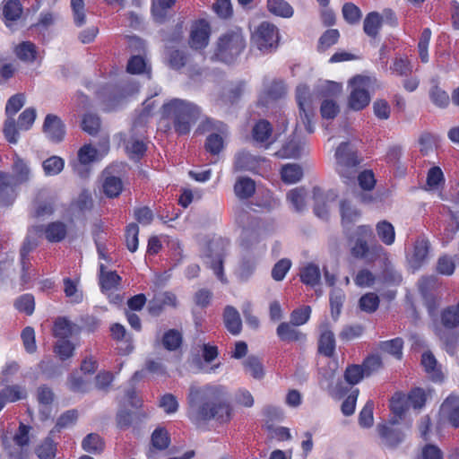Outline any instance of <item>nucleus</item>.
<instances>
[{
  "instance_id": "f257e3e1",
  "label": "nucleus",
  "mask_w": 459,
  "mask_h": 459,
  "mask_svg": "<svg viewBox=\"0 0 459 459\" xmlns=\"http://www.w3.org/2000/svg\"><path fill=\"white\" fill-rule=\"evenodd\" d=\"M342 89V84L328 81L320 82L314 91L306 84H299L296 90L299 107L298 126L302 124L307 134L315 132V102L318 98L324 99L320 107L322 118L333 119L340 112L339 105L333 98L341 93Z\"/></svg>"
},
{
  "instance_id": "f03ea898",
  "label": "nucleus",
  "mask_w": 459,
  "mask_h": 459,
  "mask_svg": "<svg viewBox=\"0 0 459 459\" xmlns=\"http://www.w3.org/2000/svg\"><path fill=\"white\" fill-rule=\"evenodd\" d=\"M226 390L221 385H192L188 394V418L195 424L216 420L227 422L231 417V409L226 399Z\"/></svg>"
},
{
  "instance_id": "7ed1b4c3",
  "label": "nucleus",
  "mask_w": 459,
  "mask_h": 459,
  "mask_svg": "<svg viewBox=\"0 0 459 459\" xmlns=\"http://www.w3.org/2000/svg\"><path fill=\"white\" fill-rule=\"evenodd\" d=\"M334 157L335 169L345 184L354 182L357 178L359 185L363 190L374 188L376 179L371 170H364L358 174L359 160L349 143H342L337 147Z\"/></svg>"
},
{
  "instance_id": "20e7f679",
  "label": "nucleus",
  "mask_w": 459,
  "mask_h": 459,
  "mask_svg": "<svg viewBox=\"0 0 459 459\" xmlns=\"http://www.w3.org/2000/svg\"><path fill=\"white\" fill-rule=\"evenodd\" d=\"M161 113L163 117L173 122L176 133L184 135L190 132L200 118L201 109L193 102L172 99L162 105Z\"/></svg>"
},
{
  "instance_id": "39448f33",
  "label": "nucleus",
  "mask_w": 459,
  "mask_h": 459,
  "mask_svg": "<svg viewBox=\"0 0 459 459\" xmlns=\"http://www.w3.org/2000/svg\"><path fill=\"white\" fill-rule=\"evenodd\" d=\"M12 174L0 172V204H7L13 199L16 186L26 184L31 178V169L28 161L16 152L13 157Z\"/></svg>"
},
{
  "instance_id": "423d86ee",
  "label": "nucleus",
  "mask_w": 459,
  "mask_h": 459,
  "mask_svg": "<svg viewBox=\"0 0 459 459\" xmlns=\"http://www.w3.org/2000/svg\"><path fill=\"white\" fill-rule=\"evenodd\" d=\"M246 40L241 30H231L223 34L218 40L214 53L216 59L232 63L245 49Z\"/></svg>"
},
{
  "instance_id": "0eeeda50",
  "label": "nucleus",
  "mask_w": 459,
  "mask_h": 459,
  "mask_svg": "<svg viewBox=\"0 0 459 459\" xmlns=\"http://www.w3.org/2000/svg\"><path fill=\"white\" fill-rule=\"evenodd\" d=\"M236 222L242 228L241 246L249 249L253 243H258L263 235L262 222L243 208L235 211Z\"/></svg>"
},
{
  "instance_id": "6e6552de",
  "label": "nucleus",
  "mask_w": 459,
  "mask_h": 459,
  "mask_svg": "<svg viewBox=\"0 0 459 459\" xmlns=\"http://www.w3.org/2000/svg\"><path fill=\"white\" fill-rule=\"evenodd\" d=\"M279 39L278 28L268 22H263L253 31L251 42L261 52L268 53L276 49Z\"/></svg>"
},
{
  "instance_id": "1a4fd4ad",
  "label": "nucleus",
  "mask_w": 459,
  "mask_h": 459,
  "mask_svg": "<svg viewBox=\"0 0 459 459\" xmlns=\"http://www.w3.org/2000/svg\"><path fill=\"white\" fill-rule=\"evenodd\" d=\"M30 429L29 426L21 423L18 431L13 437V445L9 443L7 435L2 436L3 445L10 459H26L28 457Z\"/></svg>"
},
{
  "instance_id": "9d476101",
  "label": "nucleus",
  "mask_w": 459,
  "mask_h": 459,
  "mask_svg": "<svg viewBox=\"0 0 459 459\" xmlns=\"http://www.w3.org/2000/svg\"><path fill=\"white\" fill-rule=\"evenodd\" d=\"M351 92L348 100L349 107L353 110H361L370 102L368 91L369 79L364 76H355L350 81Z\"/></svg>"
},
{
  "instance_id": "9b49d317",
  "label": "nucleus",
  "mask_w": 459,
  "mask_h": 459,
  "mask_svg": "<svg viewBox=\"0 0 459 459\" xmlns=\"http://www.w3.org/2000/svg\"><path fill=\"white\" fill-rule=\"evenodd\" d=\"M228 247V242L221 238L212 240L208 247V253L205 255V263L213 270L214 273L221 282L227 280L223 273V257Z\"/></svg>"
},
{
  "instance_id": "f8f14e48",
  "label": "nucleus",
  "mask_w": 459,
  "mask_h": 459,
  "mask_svg": "<svg viewBox=\"0 0 459 459\" xmlns=\"http://www.w3.org/2000/svg\"><path fill=\"white\" fill-rule=\"evenodd\" d=\"M268 167V160L246 152L238 153L235 159V169L240 171L262 173Z\"/></svg>"
},
{
  "instance_id": "ddd939ff",
  "label": "nucleus",
  "mask_w": 459,
  "mask_h": 459,
  "mask_svg": "<svg viewBox=\"0 0 459 459\" xmlns=\"http://www.w3.org/2000/svg\"><path fill=\"white\" fill-rule=\"evenodd\" d=\"M303 126L296 125L294 135L282 146L276 155L282 159H298L307 152V143L305 139L298 135L299 128Z\"/></svg>"
},
{
  "instance_id": "4468645a",
  "label": "nucleus",
  "mask_w": 459,
  "mask_h": 459,
  "mask_svg": "<svg viewBox=\"0 0 459 459\" xmlns=\"http://www.w3.org/2000/svg\"><path fill=\"white\" fill-rule=\"evenodd\" d=\"M210 26L204 20L195 22L190 31V47L194 49H203L207 47L210 38Z\"/></svg>"
},
{
  "instance_id": "2eb2a0df",
  "label": "nucleus",
  "mask_w": 459,
  "mask_h": 459,
  "mask_svg": "<svg viewBox=\"0 0 459 459\" xmlns=\"http://www.w3.org/2000/svg\"><path fill=\"white\" fill-rule=\"evenodd\" d=\"M429 241L423 236L419 237L413 245V250L408 257L409 264L414 270L421 267L428 260L429 254Z\"/></svg>"
},
{
  "instance_id": "dca6fc26",
  "label": "nucleus",
  "mask_w": 459,
  "mask_h": 459,
  "mask_svg": "<svg viewBox=\"0 0 459 459\" xmlns=\"http://www.w3.org/2000/svg\"><path fill=\"white\" fill-rule=\"evenodd\" d=\"M43 132L50 141L59 143L65 137V127L60 117L48 114L44 120Z\"/></svg>"
},
{
  "instance_id": "f3484780",
  "label": "nucleus",
  "mask_w": 459,
  "mask_h": 459,
  "mask_svg": "<svg viewBox=\"0 0 459 459\" xmlns=\"http://www.w3.org/2000/svg\"><path fill=\"white\" fill-rule=\"evenodd\" d=\"M313 198L316 215L321 219H325L329 213V204L335 200L336 195L332 191L325 193L319 187H315L313 189Z\"/></svg>"
},
{
  "instance_id": "a211bd4d",
  "label": "nucleus",
  "mask_w": 459,
  "mask_h": 459,
  "mask_svg": "<svg viewBox=\"0 0 459 459\" xmlns=\"http://www.w3.org/2000/svg\"><path fill=\"white\" fill-rule=\"evenodd\" d=\"M377 431L381 438L389 446H395L403 441L405 432L397 428V425L392 426L389 421L377 425Z\"/></svg>"
},
{
  "instance_id": "6ab92c4d",
  "label": "nucleus",
  "mask_w": 459,
  "mask_h": 459,
  "mask_svg": "<svg viewBox=\"0 0 459 459\" xmlns=\"http://www.w3.org/2000/svg\"><path fill=\"white\" fill-rule=\"evenodd\" d=\"M440 415L453 427L459 428V396L449 395L440 407Z\"/></svg>"
},
{
  "instance_id": "aec40b11",
  "label": "nucleus",
  "mask_w": 459,
  "mask_h": 459,
  "mask_svg": "<svg viewBox=\"0 0 459 459\" xmlns=\"http://www.w3.org/2000/svg\"><path fill=\"white\" fill-rule=\"evenodd\" d=\"M152 446L146 452L148 459H155V450H165L170 444L168 431L164 428H157L152 434Z\"/></svg>"
},
{
  "instance_id": "412c9836",
  "label": "nucleus",
  "mask_w": 459,
  "mask_h": 459,
  "mask_svg": "<svg viewBox=\"0 0 459 459\" xmlns=\"http://www.w3.org/2000/svg\"><path fill=\"white\" fill-rule=\"evenodd\" d=\"M252 138L256 143L268 147L273 142L272 125L264 119L256 122L252 129Z\"/></svg>"
},
{
  "instance_id": "4be33fe9",
  "label": "nucleus",
  "mask_w": 459,
  "mask_h": 459,
  "mask_svg": "<svg viewBox=\"0 0 459 459\" xmlns=\"http://www.w3.org/2000/svg\"><path fill=\"white\" fill-rule=\"evenodd\" d=\"M286 93V88L282 82H273L272 84L264 90L258 100L259 105L269 106L275 100L282 98Z\"/></svg>"
},
{
  "instance_id": "5701e85b",
  "label": "nucleus",
  "mask_w": 459,
  "mask_h": 459,
  "mask_svg": "<svg viewBox=\"0 0 459 459\" xmlns=\"http://www.w3.org/2000/svg\"><path fill=\"white\" fill-rule=\"evenodd\" d=\"M392 416L389 423L392 426L399 425L406 411V398L402 393H395L390 400Z\"/></svg>"
},
{
  "instance_id": "b1692460",
  "label": "nucleus",
  "mask_w": 459,
  "mask_h": 459,
  "mask_svg": "<svg viewBox=\"0 0 459 459\" xmlns=\"http://www.w3.org/2000/svg\"><path fill=\"white\" fill-rule=\"evenodd\" d=\"M223 321L227 330L233 335H238L241 332L242 321L238 311L231 307L227 306L223 313Z\"/></svg>"
},
{
  "instance_id": "393cba45",
  "label": "nucleus",
  "mask_w": 459,
  "mask_h": 459,
  "mask_svg": "<svg viewBox=\"0 0 459 459\" xmlns=\"http://www.w3.org/2000/svg\"><path fill=\"white\" fill-rule=\"evenodd\" d=\"M26 389L20 385H9L0 391V411L7 403H14L16 401L26 398Z\"/></svg>"
},
{
  "instance_id": "a878e982",
  "label": "nucleus",
  "mask_w": 459,
  "mask_h": 459,
  "mask_svg": "<svg viewBox=\"0 0 459 459\" xmlns=\"http://www.w3.org/2000/svg\"><path fill=\"white\" fill-rule=\"evenodd\" d=\"M319 351L327 356H333L335 350V339L333 333L328 329L326 324L320 325Z\"/></svg>"
},
{
  "instance_id": "bb28decb",
  "label": "nucleus",
  "mask_w": 459,
  "mask_h": 459,
  "mask_svg": "<svg viewBox=\"0 0 459 459\" xmlns=\"http://www.w3.org/2000/svg\"><path fill=\"white\" fill-rule=\"evenodd\" d=\"M37 400L40 407L39 411L42 420H47L50 415V406L54 400V394L52 390L46 385L39 386L37 391Z\"/></svg>"
},
{
  "instance_id": "cd10ccee",
  "label": "nucleus",
  "mask_w": 459,
  "mask_h": 459,
  "mask_svg": "<svg viewBox=\"0 0 459 459\" xmlns=\"http://www.w3.org/2000/svg\"><path fill=\"white\" fill-rule=\"evenodd\" d=\"M300 281L310 287L316 286L321 281V272L317 264L308 263L301 267L299 272Z\"/></svg>"
},
{
  "instance_id": "c85d7f7f",
  "label": "nucleus",
  "mask_w": 459,
  "mask_h": 459,
  "mask_svg": "<svg viewBox=\"0 0 459 459\" xmlns=\"http://www.w3.org/2000/svg\"><path fill=\"white\" fill-rule=\"evenodd\" d=\"M382 250L383 247L380 245L374 244L369 247L366 239L356 238L351 247V254L357 258H368L372 254H377Z\"/></svg>"
},
{
  "instance_id": "c756f323",
  "label": "nucleus",
  "mask_w": 459,
  "mask_h": 459,
  "mask_svg": "<svg viewBox=\"0 0 459 459\" xmlns=\"http://www.w3.org/2000/svg\"><path fill=\"white\" fill-rule=\"evenodd\" d=\"M255 191V181L249 178L240 177L234 185V193L239 199L251 197Z\"/></svg>"
},
{
  "instance_id": "7c9ffc66",
  "label": "nucleus",
  "mask_w": 459,
  "mask_h": 459,
  "mask_svg": "<svg viewBox=\"0 0 459 459\" xmlns=\"http://www.w3.org/2000/svg\"><path fill=\"white\" fill-rule=\"evenodd\" d=\"M376 231L378 238L386 246H391L395 241L394 227L388 221L383 220L376 224Z\"/></svg>"
},
{
  "instance_id": "2f4dec72",
  "label": "nucleus",
  "mask_w": 459,
  "mask_h": 459,
  "mask_svg": "<svg viewBox=\"0 0 459 459\" xmlns=\"http://www.w3.org/2000/svg\"><path fill=\"white\" fill-rule=\"evenodd\" d=\"M78 331V326L65 318L56 319L54 325V334L60 340L67 339L77 333Z\"/></svg>"
},
{
  "instance_id": "473e14b6",
  "label": "nucleus",
  "mask_w": 459,
  "mask_h": 459,
  "mask_svg": "<svg viewBox=\"0 0 459 459\" xmlns=\"http://www.w3.org/2000/svg\"><path fill=\"white\" fill-rule=\"evenodd\" d=\"M441 323L447 329L459 326V301L455 305L448 306L441 312Z\"/></svg>"
},
{
  "instance_id": "72a5a7b5",
  "label": "nucleus",
  "mask_w": 459,
  "mask_h": 459,
  "mask_svg": "<svg viewBox=\"0 0 459 459\" xmlns=\"http://www.w3.org/2000/svg\"><path fill=\"white\" fill-rule=\"evenodd\" d=\"M22 13V7L19 0H8L3 6V15L6 26H10L11 22L18 20Z\"/></svg>"
},
{
  "instance_id": "f704fd0d",
  "label": "nucleus",
  "mask_w": 459,
  "mask_h": 459,
  "mask_svg": "<svg viewBox=\"0 0 459 459\" xmlns=\"http://www.w3.org/2000/svg\"><path fill=\"white\" fill-rule=\"evenodd\" d=\"M46 238L50 242L62 241L67 233L66 225L61 221L49 223L45 229Z\"/></svg>"
},
{
  "instance_id": "c9c22d12",
  "label": "nucleus",
  "mask_w": 459,
  "mask_h": 459,
  "mask_svg": "<svg viewBox=\"0 0 459 459\" xmlns=\"http://www.w3.org/2000/svg\"><path fill=\"white\" fill-rule=\"evenodd\" d=\"M100 284L103 291H109L117 288L121 278L115 272H105L104 264H100Z\"/></svg>"
},
{
  "instance_id": "e433bc0d",
  "label": "nucleus",
  "mask_w": 459,
  "mask_h": 459,
  "mask_svg": "<svg viewBox=\"0 0 459 459\" xmlns=\"http://www.w3.org/2000/svg\"><path fill=\"white\" fill-rule=\"evenodd\" d=\"M277 335L281 340L285 342L301 341L305 339V334L288 323H281L278 325Z\"/></svg>"
},
{
  "instance_id": "4c0bfd02",
  "label": "nucleus",
  "mask_w": 459,
  "mask_h": 459,
  "mask_svg": "<svg viewBox=\"0 0 459 459\" xmlns=\"http://www.w3.org/2000/svg\"><path fill=\"white\" fill-rule=\"evenodd\" d=\"M445 184V176L440 167H431L427 174L428 190H438Z\"/></svg>"
},
{
  "instance_id": "58836bf2",
  "label": "nucleus",
  "mask_w": 459,
  "mask_h": 459,
  "mask_svg": "<svg viewBox=\"0 0 459 459\" xmlns=\"http://www.w3.org/2000/svg\"><path fill=\"white\" fill-rule=\"evenodd\" d=\"M340 212L342 223L345 225L355 222L361 214L359 210L346 200L341 201Z\"/></svg>"
},
{
  "instance_id": "ea45409f",
  "label": "nucleus",
  "mask_w": 459,
  "mask_h": 459,
  "mask_svg": "<svg viewBox=\"0 0 459 459\" xmlns=\"http://www.w3.org/2000/svg\"><path fill=\"white\" fill-rule=\"evenodd\" d=\"M282 180L287 184H295L303 177V169L298 164H286L281 171Z\"/></svg>"
},
{
  "instance_id": "a19ab883",
  "label": "nucleus",
  "mask_w": 459,
  "mask_h": 459,
  "mask_svg": "<svg viewBox=\"0 0 459 459\" xmlns=\"http://www.w3.org/2000/svg\"><path fill=\"white\" fill-rule=\"evenodd\" d=\"M382 24V17L378 13H369L364 20V32L372 38H375Z\"/></svg>"
},
{
  "instance_id": "79ce46f5",
  "label": "nucleus",
  "mask_w": 459,
  "mask_h": 459,
  "mask_svg": "<svg viewBox=\"0 0 459 459\" xmlns=\"http://www.w3.org/2000/svg\"><path fill=\"white\" fill-rule=\"evenodd\" d=\"M176 0H152V13L154 20L163 22L167 17V12L175 4Z\"/></svg>"
},
{
  "instance_id": "37998d69",
  "label": "nucleus",
  "mask_w": 459,
  "mask_h": 459,
  "mask_svg": "<svg viewBox=\"0 0 459 459\" xmlns=\"http://www.w3.org/2000/svg\"><path fill=\"white\" fill-rule=\"evenodd\" d=\"M268 10L278 16L290 18L293 15V8L285 0H268Z\"/></svg>"
},
{
  "instance_id": "c03bdc74",
  "label": "nucleus",
  "mask_w": 459,
  "mask_h": 459,
  "mask_svg": "<svg viewBox=\"0 0 459 459\" xmlns=\"http://www.w3.org/2000/svg\"><path fill=\"white\" fill-rule=\"evenodd\" d=\"M421 364L433 380L441 379V372L437 368V359L431 352L427 351L422 354Z\"/></svg>"
},
{
  "instance_id": "a18cd8bd",
  "label": "nucleus",
  "mask_w": 459,
  "mask_h": 459,
  "mask_svg": "<svg viewBox=\"0 0 459 459\" xmlns=\"http://www.w3.org/2000/svg\"><path fill=\"white\" fill-rule=\"evenodd\" d=\"M123 189V184L119 178L110 176L107 177L103 182V191L108 197L113 198L120 195Z\"/></svg>"
},
{
  "instance_id": "49530a36",
  "label": "nucleus",
  "mask_w": 459,
  "mask_h": 459,
  "mask_svg": "<svg viewBox=\"0 0 459 459\" xmlns=\"http://www.w3.org/2000/svg\"><path fill=\"white\" fill-rule=\"evenodd\" d=\"M287 199L296 211H302L306 207L307 192L304 188L296 187L288 193Z\"/></svg>"
},
{
  "instance_id": "de8ad7c7",
  "label": "nucleus",
  "mask_w": 459,
  "mask_h": 459,
  "mask_svg": "<svg viewBox=\"0 0 459 459\" xmlns=\"http://www.w3.org/2000/svg\"><path fill=\"white\" fill-rule=\"evenodd\" d=\"M379 347L383 351L391 354L397 359H401L403 357V341L401 338L382 342Z\"/></svg>"
},
{
  "instance_id": "09e8293b",
  "label": "nucleus",
  "mask_w": 459,
  "mask_h": 459,
  "mask_svg": "<svg viewBox=\"0 0 459 459\" xmlns=\"http://www.w3.org/2000/svg\"><path fill=\"white\" fill-rule=\"evenodd\" d=\"M15 54L24 62H32L36 58L35 45L29 41H23L15 48Z\"/></svg>"
},
{
  "instance_id": "8fccbe9b",
  "label": "nucleus",
  "mask_w": 459,
  "mask_h": 459,
  "mask_svg": "<svg viewBox=\"0 0 459 459\" xmlns=\"http://www.w3.org/2000/svg\"><path fill=\"white\" fill-rule=\"evenodd\" d=\"M82 446L88 453H100L104 448V443L97 434H89L83 438Z\"/></svg>"
},
{
  "instance_id": "3c124183",
  "label": "nucleus",
  "mask_w": 459,
  "mask_h": 459,
  "mask_svg": "<svg viewBox=\"0 0 459 459\" xmlns=\"http://www.w3.org/2000/svg\"><path fill=\"white\" fill-rule=\"evenodd\" d=\"M43 169L47 176H55L59 174L65 166L63 159L57 156H52L47 159L43 164Z\"/></svg>"
},
{
  "instance_id": "603ef678",
  "label": "nucleus",
  "mask_w": 459,
  "mask_h": 459,
  "mask_svg": "<svg viewBox=\"0 0 459 459\" xmlns=\"http://www.w3.org/2000/svg\"><path fill=\"white\" fill-rule=\"evenodd\" d=\"M344 298L345 296L342 290L333 289L330 294L331 314L334 320L338 318L341 313Z\"/></svg>"
},
{
  "instance_id": "864d4df0",
  "label": "nucleus",
  "mask_w": 459,
  "mask_h": 459,
  "mask_svg": "<svg viewBox=\"0 0 459 459\" xmlns=\"http://www.w3.org/2000/svg\"><path fill=\"white\" fill-rule=\"evenodd\" d=\"M78 160L80 165H88L99 160V152L91 144H84L78 151Z\"/></svg>"
},
{
  "instance_id": "5fc2aeb1",
  "label": "nucleus",
  "mask_w": 459,
  "mask_h": 459,
  "mask_svg": "<svg viewBox=\"0 0 459 459\" xmlns=\"http://www.w3.org/2000/svg\"><path fill=\"white\" fill-rule=\"evenodd\" d=\"M365 377H367V375L359 365H351L344 372V378L350 385L359 384Z\"/></svg>"
},
{
  "instance_id": "6e6d98bb",
  "label": "nucleus",
  "mask_w": 459,
  "mask_h": 459,
  "mask_svg": "<svg viewBox=\"0 0 459 459\" xmlns=\"http://www.w3.org/2000/svg\"><path fill=\"white\" fill-rule=\"evenodd\" d=\"M182 342L181 334L178 331L171 329L166 332L162 338L163 346L169 351L177 350Z\"/></svg>"
},
{
  "instance_id": "4d7b16f0",
  "label": "nucleus",
  "mask_w": 459,
  "mask_h": 459,
  "mask_svg": "<svg viewBox=\"0 0 459 459\" xmlns=\"http://www.w3.org/2000/svg\"><path fill=\"white\" fill-rule=\"evenodd\" d=\"M311 307L309 306H303L294 309L290 314V323L294 326H299L306 324L310 318Z\"/></svg>"
},
{
  "instance_id": "13d9d810",
  "label": "nucleus",
  "mask_w": 459,
  "mask_h": 459,
  "mask_svg": "<svg viewBox=\"0 0 459 459\" xmlns=\"http://www.w3.org/2000/svg\"><path fill=\"white\" fill-rule=\"evenodd\" d=\"M139 228L136 224H129L126 230V245L127 249L134 253L138 248Z\"/></svg>"
},
{
  "instance_id": "bf43d9fd",
  "label": "nucleus",
  "mask_w": 459,
  "mask_h": 459,
  "mask_svg": "<svg viewBox=\"0 0 459 459\" xmlns=\"http://www.w3.org/2000/svg\"><path fill=\"white\" fill-rule=\"evenodd\" d=\"M25 103V97L22 93L12 96L6 103L5 114L9 117L13 116L23 107Z\"/></svg>"
},
{
  "instance_id": "052dcab7",
  "label": "nucleus",
  "mask_w": 459,
  "mask_h": 459,
  "mask_svg": "<svg viewBox=\"0 0 459 459\" xmlns=\"http://www.w3.org/2000/svg\"><path fill=\"white\" fill-rule=\"evenodd\" d=\"M159 406L167 414H174L178 411L179 404L178 399L172 394H165L159 402Z\"/></svg>"
},
{
  "instance_id": "680f3d73",
  "label": "nucleus",
  "mask_w": 459,
  "mask_h": 459,
  "mask_svg": "<svg viewBox=\"0 0 459 459\" xmlns=\"http://www.w3.org/2000/svg\"><path fill=\"white\" fill-rule=\"evenodd\" d=\"M14 306L20 312L30 316L35 308L34 297L31 294H24L16 299Z\"/></svg>"
},
{
  "instance_id": "e2e57ef3",
  "label": "nucleus",
  "mask_w": 459,
  "mask_h": 459,
  "mask_svg": "<svg viewBox=\"0 0 459 459\" xmlns=\"http://www.w3.org/2000/svg\"><path fill=\"white\" fill-rule=\"evenodd\" d=\"M455 261L453 257L445 255L438 258L437 271L444 275H452L455 269Z\"/></svg>"
},
{
  "instance_id": "0e129e2a",
  "label": "nucleus",
  "mask_w": 459,
  "mask_h": 459,
  "mask_svg": "<svg viewBox=\"0 0 459 459\" xmlns=\"http://www.w3.org/2000/svg\"><path fill=\"white\" fill-rule=\"evenodd\" d=\"M379 306V298L375 293H367L363 295L359 299V307L361 310L372 313Z\"/></svg>"
},
{
  "instance_id": "69168bd1",
  "label": "nucleus",
  "mask_w": 459,
  "mask_h": 459,
  "mask_svg": "<svg viewBox=\"0 0 459 459\" xmlns=\"http://www.w3.org/2000/svg\"><path fill=\"white\" fill-rule=\"evenodd\" d=\"M126 149L132 159L138 160L145 152L146 146L143 141L130 139L126 144Z\"/></svg>"
},
{
  "instance_id": "338daca9",
  "label": "nucleus",
  "mask_w": 459,
  "mask_h": 459,
  "mask_svg": "<svg viewBox=\"0 0 459 459\" xmlns=\"http://www.w3.org/2000/svg\"><path fill=\"white\" fill-rule=\"evenodd\" d=\"M342 15L345 21L351 24L359 22L361 18L359 8L352 3H346L342 6Z\"/></svg>"
},
{
  "instance_id": "774afa93",
  "label": "nucleus",
  "mask_w": 459,
  "mask_h": 459,
  "mask_svg": "<svg viewBox=\"0 0 459 459\" xmlns=\"http://www.w3.org/2000/svg\"><path fill=\"white\" fill-rule=\"evenodd\" d=\"M374 403L372 401H368L363 409L359 412V422L363 428H370L374 422L373 417Z\"/></svg>"
}]
</instances>
